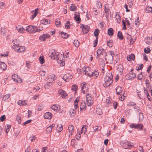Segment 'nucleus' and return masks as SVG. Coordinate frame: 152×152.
Here are the masks:
<instances>
[{"mask_svg": "<svg viewBox=\"0 0 152 152\" xmlns=\"http://www.w3.org/2000/svg\"><path fill=\"white\" fill-rule=\"evenodd\" d=\"M113 76L112 74L110 73L106 74L104 79V83L103 84V86L105 87L109 86L113 82Z\"/></svg>", "mask_w": 152, "mask_h": 152, "instance_id": "1", "label": "nucleus"}, {"mask_svg": "<svg viewBox=\"0 0 152 152\" xmlns=\"http://www.w3.org/2000/svg\"><path fill=\"white\" fill-rule=\"evenodd\" d=\"M114 52L113 51H110L109 53L106 54L105 56V60L107 63H112L113 61V57L115 56Z\"/></svg>", "mask_w": 152, "mask_h": 152, "instance_id": "2", "label": "nucleus"}, {"mask_svg": "<svg viewBox=\"0 0 152 152\" xmlns=\"http://www.w3.org/2000/svg\"><path fill=\"white\" fill-rule=\"evenodd\" d=\"M121 145L122 147L125 149H128L129 147H132L133 146V143L130 142L126 140L124 142L122 141L120 142Z\"/></svg>", "mask_w": 152, "mask_h": 152, "instance_id": "3", "label": "nucleus"}, {"mask_svg": "<svg viewBox=\"0 0 152 152\" xmlns=\"http://www.w3.org/2000/svg\"><path fill=\"white\" fill-rule=\"evenodd\" d=\"M26 30L29 33H34L38 31V28L36 26L29 25L26 27Z\"/></svg>", "mask_w": 152, "mask_h": 152, "instance_id": "4", "label": "nucleus"}, {"mask_svg": "<svg viewBox=\"0 0 152 152\" xmlns=\"http://www.w3.org/2000/svg\"><path fill=\"white\" fill-rule=\"evenodd\" d=\"M82 70L85 72L84 74L85 75L89 76L90 77L91 76L92 72L90 67H84L82 68Z\"/></svg>", "mask_w": 152, "mask_h": 152, "instance_id": "5", "label": "nucleus"}, {"mask_svg": "<svg viewBox=\"0 0 152 152\" xmlns=\"http://www.w3.org/2000/svg\"><path fill=\"white\" fill-rule=\"evenodd\" d=\"M130 127L132 128L135 129H142L143 125L142 124H132L129 125Z\"/></svg>", "mask_w": 152, "mask_h": 152, "instance_id": "6", "label": "nucleus"}, {"mask_svg": "<svg viewBox=\"0 0 152 152\" xmlns=\"http://www.w3.org/2000/svg\"><path fill=\"white\" fill-rule=\"evenodd\" d=\"M80 28H82V31L83 34H87L89 30V27L87 25H82Z\"/></svg>", "mask_w": 152, "mask_h": 152, "instance_id": "7", "label": "nucleus"}, {"mask_svg": "<svg viewBox=\"0 0 152 152\" xmlns=\"http://www.w3.org/2000/svg\"><path fill=\"white\" fill-rule=\"evenodd\" d=\"M18 75L15 74L13 75L12 76V78L14 81L17 83H21L22 81L21 78L18 77Z\"/></svg>", "mask_w": 152, "mask_h": 152, "instance_id": "8", "label": "nucleus"}, {"mask_svg": "<svg viewBox=\"0 0 152 152\" xmlns=\"http://www.w3.org/2000/svg\"><path fill=\"white\" fill-rule=\"evenodd\" d=\"M72 77L73 76L71 75L69 73H67L64 75L63 79L65 81L68 82Z\"/></svg>", "mask_w": 152, "mask_h": 152, "instance_id": "9", "label": "nucleus"}, {"mask_svg": "<svg viewBox=\"0 0 152 152\" xmlns=\"http://www.w3.org/2000/svg\"><path fill=\"white\" fill-rule=\"evenodd\" d=\"M58 93L59 95L63 98H65L67 96V94L66 92L62 89L59 90L58 91Z\"/></svg>", "mask_w": 152, "mask_h": 152, "instance_id": "10", "label": "nucleus"}, {"mask_svg": "<svg viewBox=\"0 0 152 152\" xmlns=\"http://www.w3.org/2000/svg\"><path fill=\"white\" fill-rule=\"evenodd\" d=\"M126 79L128 80H132L136 77V75L134 73L132 72L129 73L126 75Z\"/></svg>", "mask_w": 152, "mask_h": 152, "instance_id": "11", "label": "nucleus"}, {"mask_svg": "<svg viewBox=\"0 0 152 152\" xmlns=\"http://www.w3.org/2000/svg\"><path fill=\"white\" fill-rule=\"evenodd\" d=\"M105 52V50L102 48L100 47L98 49L97 51V56H96V58L99 57V56L100 54H103V53Z\"/></svg>", "mask_w": 152, "mask_h": 152, "instance_id": "12", "label": "nucleus"}, {"mask_svg": "<svg viewBox=\"0 0 152 152\" xmlns=\"http://www.w3.org/2000/svg\"><path fill=\"white\" fill-rule=\"evenodd\" d=\"M74 127L72 125H71L69 126L68 127V130L69 132V137L72 135L74 132Z\"/></svg>", "mask_w": 152, "mask_h": 152, "instance_id": "13", "label": "nucleus"}, {"mask_svg": "<svg viewBox=\"0 0 152 152\" xmlns=\"http://www.w3.org/2000/svg\"><path fill=\"white\" fill-rule=\"evenodd\" d=\"M116 91V94L120 95H122V93L123 91L122 88L120 86H117L115 88Z\"/></svg>", "mask_w": 152, "mask_h": 152, "instance_id": "14", "label": "nucleus"}, {"mask_svg": "<svg viewBox=\"0 0 152 152\" xmlns=\"http://www.w3.org/2000/svg\"><path fill=\"white\" fill-rule=\"evenodd\" d=\"M50 37L49 34H45L42 35L39 37V39L42 41H45V39Z\"/></svg>", "mask_w": 152, "mask_h": 152, "instance_id": "15", "label": "nucleus"}, {"mask_svg": "<svg viewBox=\"0 0 152 152\" xmlns=\"http://www.w3.org/2000/svg\"><path fill=\"white\" fill-rule=\"evenodd\" d=\"M86 84H87L86 83H83V85L81 88L82 92L84 94L86 93L87 90L88 89V88L86 86Z\"/></svg>", "mask_w": 152, "mask_h": 152, "instance_id": "16", "label": "nucleus"}, {"mask_svg": "<svg viewBox=\"0 0 152 152\" xmlns=\"http://www.w3.org/2000/svg\"><path fill=\"white\" fill-rule=\"evenodd\" d=\"M105 66V64L103 59L101 60L99 63V67L102 71L104 70V67Z\"/></svg>", "mask_w": 152, "mask_h": 152, "instance_id": "17", "label": "nucleus"}, {"mask_svg": "<svg viewBox=\"0 0 152 152\" xmlns=\"http://www.w3.org/2000/svg\"><path fill=\"white\" fill-rule=\"evenodd\" d=\"M52 115L50 112H47L45 114L44 117L45 119H50L52 117Z\"/></svg>", "mask_w": 152, "mask_h": 152, "instance_id": "18", "label": "nucleus"}, {"mask_svg": "<svg viewBox=\"0 0 152 152\" xmlns=\"http://www.w3.org/2000/svg\"><path fill=\"white\" fill-rule=\"evenodd\" d=\"M17 30L19 33H24L25 31L24 28L22 26H18L16 27Z\"/></svg>", "mask_w": 152, "mask_h": 152, "instance_id": "19", "label": "nucleus"}, {"mask_svg": "<svg viewBox=\"0 0 152 152\" xmlns=\"http://www.w3.org/2000/svg\"><path fill=\"white\" fill-rule=\"evenodd\" d=\"M86 101H93V98L91 96V95L90 94H87L86 96Z\"/></svg>", "mask_w": 152, "mask_h": 152, "instance_id": "20", "label": "nucleus"}, {"mask_svg": "<svg viewBox=\"0 0 152 152\" xmlns=\"http://www.w3.org/2000/svg\"><path fill=\"white\" fill-rule=\"evenodd\" d=\"M8 31V30L4 28H1V34L2 35H5Z\"/></svg>", "mask_w": 152, "mask_h": 152, "instance_id": "21", "label": "nucleus"}, {"mask_svg": "<svg viewBox=\"0 0 152 152\" xmlns=\"http://www.w3.org/2000/svg\"><path fill=\"white\" fill-rule=\"evenodd\" d=\"M0 68L2 70H4L7 68L6 64L2 62H0Z\"/></svg>", "mask_w": 152, "mask_h": 152, "instance_id": "22", "label": "nucleus"}, {"mask_svg": "<svg viewBox=\"0 0 152 152\" xmlns=\"http://www.w3.org/2000/svg\"><path fill=\"white\" fill-rule=\"evenodd\" d=\"M111 101L110 100V98L108 97L106 99L105 102V105L107 107H108L111 105Z\"/></svg>", "mask_w": 152, "mask_h": 152, "instance_id": "23", "label": "nucleus"}, {"mask_svg": "<svg viewBox=\"0 0 152 152\" xmlns=\"http://www.w3.org/2000/svg\"><path fill=\"white\" fill-rule=\"evenodd\" d=\"M115 18L116 22L118 23H120L121 21V18L120 15L117 13H116Z\"/></svg>", "mask_w": 152, "mask_h": 152, "instance_id": "24", "label": "nucleus"}, {"mask_svg": "<svg viewBox=\"0 0 152 152\" xmlns=\"http://www.w3.org/2000/svg\"><path fill=\"white\" fill-rule=\"evenodd\" d=\"M17 103L20 106L27 105L26 101L25 100H19Z\"/></svg>", "mask_w": 152, "mask_h": 152, "instance_id": "25", "label": "nucleus"}, {"mask_svg": "<svg viewBox=\"0 0 152 152\" xmlns=\"http://www.w3.org/2000/svg\"><path fill=\"white\" fill-rule=\"evenodd\" d=\"M41 23L44 25L49 24L50 23V20L47 19H44L41 21Z\"/></svg>", "mask_w": 152, "mask_h": 152, "instance_id": "26", "label": "nucleus"}, {"mask_svg": "<svg viewBox=\"0 0 152 152\" xmlns=\"http://www.w3.org/2000/svg\"><path fill=\"white\" fill-rule=\"evenodd\" d=\"M55 124H52L50 125L49 127L47 128L46 131L48 133L49 132H51L52 131V128L55 126Z\"/></svg>", "mask_w": 152, "mask_h": 152, "instance_id": "27", "label": "nucleus"}, {"mask_svg": "<svg viewBox=\"0 0 152 152\" xmlns=\"http://www.w3.org/2000/svg\"><path fill=\"white\" fill-rule=\"evenodd\" d=\"M135 58V56L134 55L131 54L130 55L128 56L127 58V59L128 61H130L132 60H134Z\"/></svg>", "mask_w": 152, "mask_h": 152, "instance_id": "28", "label": "nucleus"}, {"mask_svg": "<svg viewBox=\"0 0 152 152\" xmlns=\"http://www.w3.org/2000/svg\"><path fill=\"white\" fill-rule=\"evenodd\" d=\"M123 66L121 64H119L117 68V70L119 71L120 72L122 73L123 71Z\"/></svg>", "mask_w": 152, "mask_h": 152, "instance_id": "29", "label": "nucleus"}, {"mask_svg": "<svg viewBox=\"0 0 152 152\" xmlns=\"http://www.w3.org/2000/svg\"><path fill=\"white\" fill-rule=\"evenodd\" d=\"M113 30L112 28H110L108 29L107 31L108 35L110 36H112L113 34Z\"/></svg>", "mask_w": 152, "mask_h": 152, "instance_id": "30", "label": "nucleus"}, {"mask_svg": "<svg viewBox=\"0 0 152 152\" xmlns=\"http://www.w3.org/2000/svg\"><path fill=\"white\" fill-rule=\"evenodd\" d=\"M69 113L71 117H74L75 114V110L73 109H71L69 111Z\"/></svg>", "mask_w": 152, "mask_h": 152, "instance_id": "31", "label": "nucleus"}, {"mask_svg": "<svg viewBox=\"0 0 152 152\" xmlns=\"http://www.w3.org/2000/svg\"><path fill=\"white\" fill-rule=\"evenodd\" d=\"M99 72L98 71H95L94 72H92L91 76H92L94 77L95 78H96L99 75Z\"/></svg>", "mask_w": 152, "mask_h": 152, "instance_id": "32", "label": "nucleus"}, {"mask_svg": "<svg viewBox=\"0 0 152 152\" xmlns=\"http://www.w3.org/2000/svg\"><path fill=\"white\" fill-rule=\"evenodd\" d=\"M146 12L147 13L152 12V8L151 7L147 6L146 8Z\"/></svg>", "mask_w": 152, "mask_h": 152, "instance_id": "33", "label": "nucleus"}, {"mask_svg": "<svg viewBox=\"0 0 152 152\" xmlns=\"http://www.w3.org/2000/svg\"><path fill=\"white\" fill-rule=\"evenodd\" d=\"M51 85L52 83L51 82L48 83L44 85V87L46 89H49L50 88Z\"/></svg>", "mask_w": 152, "mask_h": 152, "instance_id": "34", "label": "nucleus"}, {"mask_svg": "<svg viewBox=\"0 0 152 152\" xmlns=\"http://www.w3.org/2000/svg\"><path fill=\"white\" fill-rule=\"evenodd\" d=\"M99 33V29L98 28H96L95 29L94 32V36L96 37V38H98V35Z\"/></svg>", "mask_w": 152, "mask_h": 152, "instance_id": "35", "label": "nucleus"}, {"mask_svg": "<svg viewBox=\"0 0 152 152\" xmlns=\"http://www.w3.org/2000/svg\"><path fill=\"white\" fill-rule=\"evenodd\" d=\"M20 46L18 45L17 44H15V45L13 46V48L14 49L15 51L18 52L19 50V49H18L20 48Z\"/></svg>", "mask_w": 152, "mask_h": 152, "instance_id": "36", "label": "nucleus"}, {"mask_svg": "<svg viewBox=\"0 0 152 152\" xmlns=\"http://www.w3.org/2000/svg\"><path fill=\"white\" fill-rule=\"evenodd\" d=\"M59 105H53L51 108L54 111H56L58 108H59Z\"/></svg>", "mask_w": 152, "mask_h": 152, "instance_id": "37", "label": "nucleus"}, {"mask_svg": "<svg viewBox=\"0 0 152 152\" xmlns=\"http://www.w3.org/2000/svg\"><path fill=\"white\" fill-rule=\"evenodd\" d=\"M117 36L119 39L121 40H122L123 39V36L122 35V33L120 31H118L117 34Z\"/></svg>", "mask_w": 152, "mask_h": 152, "instance_id": "38", "label": "nucleus"}, {"mask_svg": "<svg viewBox=\"0 0 152 152\" xmlns=\"http://www.w3.org/2000/svg\"><path fill=\"white\" fill-rule=\"evenodd\" d=\"M38 14V12H37V9H36L35 10V12L34 14L33 15H31V19H34L37 15Z\"/></svg>", "mask_w": 152, "mask_h": 152, "instance_id": "39", "label": "nucleus"}, {"mask_svg": "<svg viewBox=\"0 0 152 152\" xmlns=\"http://www.w3.org/2000/svg\"><path fill=\"white\" fill-rule=\"evenodd\" d=\"M76 9V7L74 4H72V5L70 7V9L71 11H75Z\"/></svg>", "mask_w": 152, "mask_h": 152, "instance_id": "40", "label": "nucleus"}, {"mask_svg": "<svg viewBox=\"0 0 152 152\" xmlns=\"http://www.w3.org/2000/svg\"><path fill=\"white\" fill-rule=\"evenodd\" d=\"M63 129L62 126L61 124L58 125L57 126V130L58 132H61Z\"/></svg>", "mask_w": 152, "mask_h": 152, "instance_id": "41", "label": "nucleus"}, {"mask_svg": "<svg viewBox=\"0 0 152 152\" xmlns=\"http://www.w3.org/2000/svg\"><path fill=\"white\" fill-rule=\"evenodd\" d=\"M10 95L9 94H7L4 96L2 100L4 101H6L9 98Z\"/></svg>", "mask_w": 152, "mask_h": 152, "instance_id": "42", "label": "nucleus"}, {"mask_svg": "<svg viewBox=\"0 0 152 152\" xmlns=\"http://www.w3.org/2000/svg\"><path fill=\"white\" fill-rule=\"evenodd\" d=\"M145 52L146 53H149L151 52V50L149 47H147L144 49Z\"/></svg>", "mask_w": 152, "mask_h": 152, "instance_id": "43", "label": "nucleus"}, {"mask_svg": "<svg viewBox=\"0 0 152 152\" xmlns=\"http://www.w3.org/2000/svg\"><path fill=\"white\" fill-rule=\"evenodd\" d=\"M18 49H19L18 52H22L25 50V47L24 46H20V48Z\"/></svg>", "mask_w": 152, "mask_h": 152, "instance_id": "44", "label": "nucleus"}, {"mask_svg": "<svg viewBox=\"0 0 152 152\" xmlns=\"http://www.w3.org/2000/svg\"><path fill=\"white\" fill-rule=\"evenodd\" d=\"M61 34L62 37L64 38H66L68 37V34L64 32H61Z\"/></svg>", "mask_w": 152, "mask_h": 152, "instance_id": "45", "label": "nucleus"}, {"mask_svg": "<svg viewBox=\"0 0 152 152\" xmlns=\"http://www.w3.org/2000/svg\"><path fill=\"white\" fill-rule=\"evenodd\" d=\"M108 5L105 4L104 6V11L105 13H108L109 12L110 9L108 7H107Z\"/></svg>", "mask_w": 152, "mask_h": 152, "instance_id": "46", "label": "nucleus"}, {"mask_svg": "<svg viewBox=\"0 0 152 152\" xmlns=\"http://www.w3.org/2000/svg\"><path fill=\"white\" fill-rule=\"evenodd\" d=\"M74 45L76 47H78L79 46V42L77 40H75L73 42Z\"/></svg>", "mask_w": 152, "mask_h": 152, "instance_id": "47", "label": "nucleus"}, {"mask_svg": "<svg viewBox=\"0 0 152 152\" xmlns=\"http://www.w3.org/2000/svg\"><path fill=\"white\" fill-rule=\"evenodd\" d=\"M77 85H75L72 86V90L73 91H75V93L76 92L77 89Z\"/></svg>", "mask_w": 152, "mask_h": 152, "instance_id": "48", "label": "nucleus"}, {"mask_svg": "<svg viewBox=\"0 0 152 152\" xmlns=\"http://www.w3.org/2000/svg\"><path fill=\"white\" fill-rule=\"evenodd\" d=\"M96 4L97 7L98 8H100L102 7L101 3L99 1H96Z\"/></svg>", "mask_w": 152, "mask_h": 152, "instance_id": "49", "label": "nucleus"}, {"mask_svg": "<svg viewBox=\"0 0 152 152\" xmlns=\"http://www.w3.org/2000/svg\"><path fill=\"white\" fill-rule=\"evenodd\" d=\"M70 22L69 21H67L66 23L65 24V26L66 28L67 29H69L70 28L69 26Z\"/></svg>", "mask_w": 152, "mask_h": 152, "instance_id": "50", "label": "nucleus"}, {"mask_svg": "<svg viewBox=\"0 0 152 152\" xmlns=\"http://www.w3.org/2000/svg\"><path fill=\"white\" fill-rule=\"evenodd\" d=\"M39 62L41 64H43L45 62L44 59L42 56H41L39 57Z\"/></svg>", "mask_w": 152, "mask_h": 152, "instance_id": "51", "label": "nucleus"}, {"mask_svg": "<svg viewBox=\"0 0 152 152\" xmlns=\"http://www.w3.org/2000/svg\"><path fill=\"white\" fill-rule=\"evenodd\" d=\"M74 18L78 23H80V22L81 19L80 18V17H75Z\"/></svg>", "mask_w": 152, "mask_h": 152, "instance_id": "52", "label": "nucleus"}, {"mask_svg": "<svg viewBox=\"0 0 152 152\" xmlns=\"http://www.w3.org/2000/svg\"><path fill=\"white\" fill-rule=\"evenodd\" d=\"M86 126H84L81 129V130L82 132H83L84 134H85L86 132V129L87 128H86Z\"/></svg>", "mask_w": 152, "mask_h": 152, "instance_id": "53", "label": "nucleus"}, {"mask_svg": "<svg viewBox=\"0 0 152 152\" xmlns=\"http://www.w3.org/2000/svg\"><path fill=\"white\" fill-rule=\"evenodd\" d=\"M52 59H56L57 60H59L60 62H61V61L60 59L59 60V55H56L55 57H54L52 58Z\"/></svg>", "mask_w": 152, "mask_h": 152, "instance_id": "54", "label": "nucleus"}, {"mask_svg": "<svg viewBox=\"0 0 152 152\" xmlns=\"http://www.w3.org/2000/svg\"><path fill=\"white\" fill-rule=\"evenodd\" d=\"M16 119H17V121H18V123L19 124H20L21 123V117L19 115H18Z\"/></svg>", "mask_w": 152, "mask_h": 152, "instance_id": "55", "label": "nucleus"}, {"mask_svg": "<svg viewBox=\"0 0 152 152\" xmlns=\"http://www.w3.org/2000/svg\"><path fill=\"white\" fill-rule=\"evenodd\" d=\"M97 38H96V39L94 41V47H95L97 46V42H98Z\"/></svg>", "mask_w": 152, "mask_h": 152, "instance_id": "56", "label": "nucleus"}, {"mask_svg": "<svg viewBox=\"0 0 152 152\" xmlns=\"http://www.w3.org/2000/svg\"><path fill=\"white\" fill-rule=\"evenodd\" d=\"M81 107V108H84L85 109L86 107V103L84 102H82L80 105Z\"/></svg>", "mask_w": 152, "mask_h": 152, "instance_id": "57", "label": "nucleus"}, {"mask_svg": "<svg viewBox=\"0 0 152 152\" xmlns=\"http://www.w3.org/2000/svg\"><path fill=\"white\" fill-rule=\"evenodd\" d=\"M43 108V105L41 104H39L38 107V111H41L42 110Z\"/></svg>", "mask_w": 152, "mask_h": 152, "instance_id": "58", "label": "nucleus"}, {"mask_svg": "<svg viewBox=\"0 0 152 152\" xmlns=\"http://www.w3.org/2000/svg\"><path fill=\"white\" fill-rule=\"evenodd\" d=\"M134 108L135 109H136L137 110V112L140 113V114H139L140 116V115H141L142 116H143V114H142V113H141V110H139L137 108V107L136 106L134 107Z\"/></svg>", "mask_w": 152, "mask_h": 152, "instance_id": "59", "label": "nucleus"}, {"mask_svg": "<svg viewBox=\"0 0 152 152\" xmlns=\"http://www.w3.org/2000/svg\"><path fill=\"white\" fill-rule=\"evenodd\" d=\"M107 45L110 47H111L113 46L112 42L111 40L107 41Z\"/></svg>", "mask_w": 152, "mask_h": 152, "instance_id": "60", "label": "nucleus"}, {"mask_svg": "<svg viewBox=\"0 0 152 152\" xmlns=\"http://www.w3.org/2000/svg\"><path fill=\"white\" fill-rule=\"evenodd\" d=\"M56 55L55 52H52L51 53V54L50 55V57L52 59V58L55 57Z\"/></svg>", "mask_w": 152, "mask_h": 152, "instance_id": "61", "label": "nucleus"}, {"mask_svg": "<svg viewBox=\"0 0 152 152\" xmlns=\"http://www.w3.org/2000/svg\"><path fill=\"white\" fill-rule=\"evenodd\" d=\"M5 7V4L3 2H0V8L3 9Z\"/></svg>", "mask_w": 152, "mask_h": 152, "instance_id": "62", "label": "nucleus"}, {"mask_svg": "<svg viewBox=\"0 0 152 152\" xmlns=\"http://www.w3.org/2000/svg\"><path fill=\"white\" fill-rule=\"evenodd\" d=\"M118 103L116 102H114L113 103V105L114 106V107L115 109H116L117 107V105Z\"/></svg>", "mask_w": 152, "mask_h": 152, "instance_id": "63", "label": "nucleus"}, {"mask_svg": "<svg viewBox=\"0 0 152 152\" xmlns=\"http://www.w3.org/2000/svg\"><path fill=\"white\" fill-rule=\"evenodd\" d=\"M93 103V101L86 102L88 106H91V105Z\"/></svg>", "mask_w": 152, "mask_h": 152, "instance_id": "64", "label": "nucleus"}]
</instances>
